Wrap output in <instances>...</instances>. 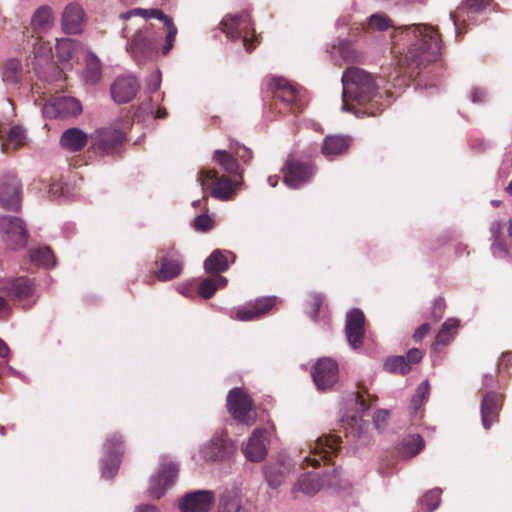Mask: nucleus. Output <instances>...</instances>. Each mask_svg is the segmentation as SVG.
<instances>
[{
    "instance_id": "nucleus-1",
    "label": "nucleus",
    "mask_w": 512,
    "mask_h": 512,
    "mask_svg": "<svg viewBox=\"0 0 512 512\" xmlns=\"http://www.w3.org/2000/svg\"><path fill=\"white\" fill-rule=\"evenodd\" d=\"M391 52L403 54L399 58L402 72L410 79H416L441 55V38L436 27L426 24H412L394 29Z\"/></svg>"
},
{
    "instance_id": "nucleus-2",
    "label": "nucleus",
    "mask_w": 512,
    "mask_h": 512,
    "mask_svg": "<svg viewBox=\"0 0 512 512\" xmlns=\"http://www.w3.org/2000/svg\"><path fill=\"white\" fill-rule=\"evenodd\" d=\"M342 84L343 110L350 111L352 107L349 101H353L364 106L365 113L368 115L375 116L380 112L379 107H377V111L374 110L378 104L376 98L379 94L375 79L371 74L358 67H350L343 73Z\"/></svg>"
},
{
    "instance_id": "nucleus-3",
    "label": "nucleus",
    "mask_w": 512,
    "mask_h": 512,
    "mask_svg": "<svg viewBox=\"0 0 512 512\" xmlns=\"http://www.w3.org/2000/svg\"><path fill=\"white\" fill-rule=\"evenodd\" d=\"M273 91L271 109L279 113L297 115L306 106L305 92L283 78H274L270 82Z\"/></svg>"
},
{
    "instance_id": "nucleus-4",
    "label": "nucleus",
    "mask_w": 512,
    "mask_h": 512,
    "mask_svg": "<svg viewBox=\"0 0 512 512\" xmlns=\"http://www.w3.org/2000/svg\"><path fill=\"white\" fill-rule=\"evenodd\" d=\"M220 28L232 40L242 38L247 52L252 51L260 41L255 34L252 19L247 11L235 15H226L220 22Z\"/></svg>"
},
{
    "instance_id": "nucleus-5",
    "label": "nucleus",
    "mask_w": 512,
    "mask_h": 512,
    "mask_svg": "<svg viewBox=\"0 0 512 512\" xmlns=\"http://www.w3.org/2000/svg\"><path fill=\"white\" fill-rule=\"evenodd\" d=\"M198 182L203 190H209L213 198L222 201L232 199L241 184V181L232 180L227 175H219L215 169L201 170Z\"/></svg>"
},
{
    "instance_id": "nucleus-6",
    "label": "nucleus",
    "mask_w": 512,
    "mask_h": 512,
    "mask_svg": "<svg viewBox=\"0 0 512 512\" xmlns=\"http://www.w3.org/2000/svg\"><path fill=\"white\" fill-rule=\"evenodd\" d=\"M227 409L229 414L241 424L250 427L256 422L257 413L253 400L242 388H234L229 391Z\"/></svg>"
},
{
    "instance_id": "nucleus-7",
    "label": "nucleus",
    "mask_w": 512,
    "mask_h": 512,
    "mask_svg": "<svg viewBox=\"0 0 512 512\" xmlns=\"http://www.w3.org/2000/svg\"><path fill=\"white\" fill-rule=\"evenodd\" d=\"M91 147L103 155H115L126 142V134L113 126L95 130L90 136Z\"/></svg>"
},
{
    "instance_id": "nucleus-8",
    "label": "nucleus",
    "mask_w": 512,
    "mask_h": 512,
    "mask_svg": "<svg viewBox=\"0 0 512 512\" xmlns=\"http://www.w3.org/2000/svg\"><path fill=\"white\" fill-rule=\"evenodd\" d=\"M0 231L6 245L14 250L23 248L28 241V232L23 220L16 216H2Z\"/></svg>"
},
{
    "instance_id": "nucleus-9",
    "label": "nucleus",
    "mask_w": 512,
    "mask_h": 512,
    "mask_svg": "<svg viewBox=\"0 0 512 512\" xmlns=\"http://www.w3.org/2000/svg\"><path fill=\"white\" fill-rule=\"evenodd\" d=\"M341 442V437L334 434L318 437L304 462L314 468L319 467L321 461L330 462L332 455L340 449Z\"/></svg>"
},
{
    "instance_id": "nucleus-10",
    "label": "nucleus",
    "mask_w": 512,
    "mask_h": 512,
    "mask_svg": "<svg viewBox=\"0 0 512 512\" xmlns=\"http://www.w3.org/2000/svg\"><path fill=\"white\" fill-rule=\"evenodd\" d=\"M82 111L80 102L71 96L55 95L43 107V114L48 118H66L77 116Z\"/></svg>"
},
{
    "instance_id": "nucleus-11",
    "label": "nucleus",
    "mask_w": 512,
    "mask_h": 512,
    "mask_svg": "<svg viewBox=\"0 0 512 512\" xmlns=\"http://www.w3.org/2000/svg\"><path fill=\"white\" fill-rule=\"evenodd\" d=\"M159 262L161 267L157 272L160 281H168L176 278L182 271L183 258L173 245L159 250Z\"/></svg>"
},
{
    "instance_id": "nucleus-12",
    "label": "nucleus",
    "mask_w": 512,
    "mask_h": 512,
    "mask_svg": "<svg viewBox=\"0 0 512 512\" xmlns=\"http://www.w3.org/2000/svg\"><path fill=\"white\" fill-rule=\"evenodd\" d=\"M104 450L109 456L111 464L105 463L102 474L105 478H111L116 474L120 458L125 453L124 436L120 432L109 434L104 442Z\"/></svg>"
},
{
    "instance_id": "nucleus-13",
    "label": "nucleus",
    "mask_w": 512,
    "mask_h": 512,
    "mask_svg": "<svg viewBox=\"0 0 512 512\" xmlns=\"http://www.w3.org/2000/svg\"><path fill=\"white\" fill-rule=\"evenodd\" d=\"M282 172L284 182L290 187L296 188L311 178L313 175V166L308 162H303L289 156L282 168Z\"/></svg>"
},
{
    "instance_id": "nucleus-14",
    "label": "nucleus",
    "mask_w": 512,
    "mask_h": 512,
    "mask_svg": "<svg viewBox=\"0 0 512 512\" xmlns=\"http://www.w3.org/2000/svg\"><path fill=\"white\" fill-rule=\"evenodd\" d=\"M338 364L332 358L319 359L312 370L313 381L319 390H326L338 381Z\"/></svg>"
},
{
    "instance_id": "nucleus-15",
    "label": "nucleus",
    "mask_w": 512,
    "mask_h": 512,
    "mask_svg": "<svg viewBox=\"0 0 512 512\" xmlns=\"http://www.w3.org/2000/svg\"><path fill=\"white\" fill-rule=\"evenodd\" d=\"M155 49V38L148 28L138 30L128 43L127 50L138 62H145L149 59Z\"/></svg>"
},
{
    "instance_id": "nucleus-16",
    "label": "nucleus",
    "mask_w": 512,
    "mask_h": 512,
    "mask_svg": "<svg viewBox=\"0 0 512 512\" xmlns=\"http://www.w3.org/2000/svg\"><path fill=\"white\" fill-rule=\"evenodd\" d=\"M178 466L174 463H165L161 465L156 476L152 477L149 486V495L154 499L161 498L166 489L170 488L178 475Z\"/></svg>"
},
{
    "instance_id": "nucleus-17",
    "label": "nucleus",
    "mask_w": 512,
    "mask_h": 512,
    "mask_svg": "<svg viewBox=\"0 0 512 512\" xmlns=\"http://www.w3.org/2000/svg\"><path fill=\"white\" fill-rule=\"evenodd\" d=\"M21 184L14 175L0 180V206L7 210H18L21 206Z\"/></svg>"
},
{
    "instance_id": "nucleus-18",
    "label": "nucleus",
    "mask_w": 512,
    "mask_h": 512,
    "mask_svg": "<svg viewBox=\"0 0 512 512\" xmlns=\"http://www.w3.org/2000/svg\"><path fill=\"white\" fill-rule=\"evenodd\" d=\"M365 316L364 313L354 308L350 310L346 317L345 332L349 345L353 349H358L363 345L365 337Z\"/></svg>"
},
{
    "instance_id": "nucleus-19",
    "label": "nucleus",
    "mask_w": 512,
    "mask_h": 512,
    "mask_svg": "<svg viewBox=\"0 0 512 512\" xmlns=\"http://www.w3.org/2000/svg\"><path fill=\"white\" fill-rule=\"evenodd\" d=\"M504 395L495 391H488L481 401V421L485 429H490L494 423L499 421V414L502 410Z\"/></svg>"
},
{
    "instance_id": "nucleus-20",
    "label": "nucleus",
    "mask_w": 512,
    "mask_h": 512,
    "mask_svg": "<svg viewBox=\"0 0 512 512\" xmlns=\"http://www.w3.org/2000/svg\"><path fill=\"white\" fill-rule=\"evenodd\" d=\"M215 497L214 493L209 490H199L185 495L180 503L179 509L181 512H208Z\"/></svg>"
},
{
    "instance_id": "nucleus-21",
    "label": "nucleus",
    "mask_w": 512,
    "mask_h": 512,
    "mask_svg": "<svg viewBox=\"0 0 512 512\" xmlns=\"http://www.w3.org/2000/svg\"><path fill=\"white\" fill-rule=\"evenodd\" d=\"M86 23V16L83 8L78 3H69L61 19L62 29L66 34H79L83 31Z\"/></svg>"
},
{
    "instance_id": "nucleus-22",
    "label": "nucleus",
    "mask_w": 512,
    "mask_h": 512,
    "mask_svg": "<svg viewBox=\"0 0 512 512\" xmlns=\"http://www.w3.org/2000/svg\"><path fill=\"white\" fill-rule=\"evenodd\" d=\"M138 89L139 84L133 76H121L111 85V96L116 103H128L136 96Z\"/></svg>"
},
{
    "instance_id": "nucleus-23",
    "label": "nucleus",
    "mask_w": 512,
    "mask_h": 512,
    "mask_svg": "<svg viewBox=\"0 0 512 512\" xmlns=\"http://www.w3.org/2000/svg\"><path fill=\"white\" fill-rule=\"evenodd\" d=\"M276 303L275 297H264L256 299L236 312V319L239 321H252L268 313Z\"/></svg>"
},
{
    "instance_id": "nucleus-24",
    "label": "nucleus",
    "mask_w": 512,
    "mask_h": 512,
    "mask_svg": "<svg viewBox=\"0 0 512 512\" xmlns=\"http://www.w3.org/2000/svg\"><path fill=\"white\" fill-rule=\"evenodd\" d=\"M267 430L264 428H256L244 449L245 456L252 462H260L267 454Z\"/></svg>"
},
{
    "instance_id": "nucleus-25",
    "label": "nucleus",
    "mask_w": 512,
    "mask_h": 512,
    "mask_svg": "<svg viewBox=\"0 0 512 512\" xmlns=\"http://www.w3.org/2000/svg\"><path fill=\"white\" fill-rule=\"evenodd\" d=\"M35 290L34 283L27 277H19L12 279L2 288L14 302H22L33 295Z\"/></svg>"
},
{
    "instance_id": "nucleus-26",
    "label": "nucleus",
    "mask_w": 512,
    "mask_h": 512,
    "mask_svg": "<svg viewBox=\"0 0 512 512\" xmlns=\"http://www.w3.org/2000/svg\"><path fill=\"white\" fill-rule=\"evenodd\" d=\"M352 138L343 134L327 135L321 146V153L325 157L340 156L346 154L352 145Z\"/></svg>"
},
{
    "instance_id": "nucleus-27",
    "label": "nucleus",
    "mask_w": 512,
    "mask_h": 512,
    "mask_svg": "<svg viewBox=\"0 0 512 512\" xmlns=\"http://www.w3.org/2000/svg\"><path fill=\"white\" fill-rule=\"evenodd\" d=\"M0 140L2 152L9 153L25 145L26 135L20 126L16 125L7 129L0 124Z\"/></svg>"
},
{
    "instance_id": "nucleus-28",
    "label": "nucleus",
    "mask_w": 512,
    "mask_h": 512,
    "mask_svg": "<svg viewBox=\"0 0 512 512\" xmlns=\"http://www.w3.org/2000/svg\"><path fill=\"white\" fill-rule=\"evenodd\" d=\"M492 0H463L457 10L450 14L454 26L459 31L460 22H465V14L469 17V13H479L490 6Z\"/></svg>"
},
{
    "instance_id": "nucleus-29",
    "label": "nucleus",
    "mask_w": 512,
    "mask_h": 512,
    "mask_svg": "<svg viewBox=\"0 0 512 512\" xmlns=\"http://www.w3.org/2000/svg\"><path fill=\"white\" fill-rule=\"evenodd\" d=\"M89 137L79 128H69L63 132L60 143L70 152L81 151L88 143Z\"/></svg>"
},
{
    "instance_id": "nucleus-30",
    "label": "nucleus",
    "mask_w": 512,
    "mask_h": 512,
    "mask_svg": "<svg viewBox=\"0 0 512 512\" xmlns=\"http://www.w3.org/2000/svg\"><path fill=\"white\" fill-rule=\"evenodd\" d=\"M424 445L420 435H409L400 442L397 454L403 459H411L424 448Z\"/></svg>"
},
{
    "instance_id": "nucleus-31",
    "label": "nucleus",
    "mask_w": 512,
    "mask_h": 512,
    "mask_svg": "<svg viewBox=\"0 0 512 512\" xmlns=\"http://www.w3.org/2000/svg\"><path fill=\"white\" fill-rule=\"evenodd\" d=\"M54 22L53 12L48 6L39 7L34 13L31 25L33 31L37 34L44 33L48 31Z\"/></svg>"
},
{
    "instance_id": "nucleus-32",
    "label": "nucleus",
    "mask_w": 512,
    "mask_h": 512,
    "mask_svg": "<svg viewBox=\"0 0 512 512\" xmlns=\"http://www.w3.org/2000/svg\"><path fill=\"white\" fill-rule=\"evenodd\" d=\"M322 487L317 474L307 473L301 476L293 488V493L302 492L307 496L315 495Z\"/></svg>"
},
{
    "instance_id": "nucleus-33",
    "label": "nucleus",
    "mask_w": 512,
    "mask_h": 512,
    "mask_svg": "<svg viewBox=\"0 0 512 512\" xmlns=\"http://www.w3.org/2000/svg\"><path fill=\"white\" fill-rule=\"evenodd\" d=\"M206 461H221L226 456V441L223 437H214L208 445L201 450Z\"/></svg>"
},
{
    "instance_id": "nucleus-34",
    "label": "nucleus",
    "mask_w": 512,
    "mask_h": 512,
    "mask_svg": "<svg viewBox=\"0 0 512 512\" xmlns=\"http://www.w3.org/2000/svg\"><path fill=\"white\" fill-rule=\"evenodd\" d=\"M430 392V384L428 380H424L416 389L415 394L413 395L410 401V415L412 420H416L418 417V412L421 410L423 405L427 402Z\"/></svg>"
},
{
    "instance_id": "nucleus-35",
    "label": "nucleus",
    "mask_w": 512,
    "mask_h": 512,
    "mask_svg": "<svg viewBox=\"0 0 512 512\" xmlns=\"http://www.w3.org/2000/svg\"><path fill=\"white\" fill-rule=\"evenodd\" d=\"M459 327V320L450 318L447 319L441 326L438 334L436 335L435 342L433 344L434 350H437L438 346H445L451 342L454 335Z\"/></svg>"
},
{
    "instance_id": "nucleus-36",
    "label": "nucleus",
    "mask_w": 512,
    "mask_h": 512,
    "mask_svg": "<svg viewBox=\"0 0 512 512\" xmlns=\"http://www.w3.org/2000/svg\"><path fill=\"white\" fill-rule=\"evenodd\" d=\"M229 267L227 256L221 250L213 251L204 262L207 273L217 274L225 272Z\"/></svg>"
},
{
    "instance_id": "nucleus-37",
    "label": "nucleus",
    "mask_w": 512,
    "mask_h": 512,
    "mask_svg": "<svg viewBox=\"0 0 512 512\" xmlns=\"http://www.w3.org/2000/svg\"><path fill=\"white\" fill-rule=\"evenodd\" d=\"M213 159L223 168L227 173L237 175L242 179V173L239 172V165L233 154L226 150H216Z\"/></svg>"
},
{
    "instance_id": "nucleus-38",
    "label": "nucleus",
    "mask_w": 512,
    "mask_h": 512,
    "mask_svg": "<svg viewBox=\"0 0 512 512\" xmlns=\"http://www.w3.org/2000/svg\"><path fill=\"white\" fill-rule=\"evenodd\" d=\"M133 16H141L144 20V24L146 25L145 20L149 18H155L158 20L163 21L164 25H168L169 23L173 22L172 19L165 15L162 10L160 9H150V10H144V9H132L130 11H127L125 13H122L120 15V18L123 20H129Z\"/></svg>"
},
{
    "instance_id": "nucleus-39",
    "label": "nucleus",
    "mask_w": 512,
    "mask_h": 512,
    "mask_svg": "<svg viewBox=\"0 0 512 512\" xmlns=\"http://www.w3.org/2000/svg\"><path fill=\"white\" fill-rule=\"evenodd\" d=\"M86 67L84 71L85 81L89 84H96L102 77V65L96 55L90 53L85 59Z\"/></svg>"
},
{
    "instance_id": "nucleus-40",
    "label": "nucleus",
    "mask_w": 512,
    "mask_h": 512,
    "mask_svg": "<svg viewBox=\"0 0 512 512\" xmlns=\"http://www.w3.org/2000/svg\"><path fill=\"white\" fill-rule=\"evenodd\" d=\"M227 279L220 275L205 278L198 287L199 295L204 299H210L218 288L224 287Z\"/></svg>"
},
{
    "instance_id": "nucleus-41",
    "label": "nucleus",
    "mask_w": 512,
    "mask_h": 512,
    "mask_svg": "<svg viewBox=\"0 0 512 512\" xmlns=\"http://www.w3.org/2000/svg\"><path fill=\"white\" fill-rule=\"evenodd\" d=\"M32 263L37 266L52 267L55 263L53 251L49 247H38L29 250Z\"/></svg>"
},
{
    "instance_id": "nucleus-42",
    "label": "nucleus",
    "mask_w": 512,
    "mask_h": 512,
    "mask_svg": "<svg viewBox=\"0 0 512 512\" xmlns=\"http://www.w3.org/2000/svg\"><path fill=\"white\" fill-rule=\"evenodd\" d=\"M22 77V64L18 59H9L4 64L3 79L16 84Z\"/></svg>"
},
{
    "instance_id": "nucleus-43",
    "label": "nucleus",
    "mask_w": 512,
    "mask_h": 512,
    "mask_svg": "<svg viewBox=\"0 0 512 512\" xmlns=\"http://www.w3.org/2000/svg\"><path fill=\"white\" fill-rule=\"evenodd\" d=\"M384 369L389 373L405 375L411 369L405 356H390L384 362Z\"/></svg>"
},
{
    "instance_id": "nucleus-44",
    "label": "nucleus",
    "mask_w": 512,
    "mask_h": 512,
    "mask_svg": "<svg viewBox=\"0 0 512 512\" xmlns=\"http://www.w3.org/2000/svg\"><path fill=\"white\" fill-rule=\"evenodd\" d=\"M241 509V498L238 494L226 492L221 496L217 512H239Z\"/></svg>"
},
{
    "instance_id": "nucleus-45",
    "label": "nucleus",
    "mask_w": 512,
    "mask_h": 512,
    "mask_svg": "<svg viewBox=\"0 0 512 512\" xmlns=\"http://www.w3.org/2000/svg\"><path fill=\"white\" fill-rule=\"evenodd\" d=\"M265 477L268 485L276 489L284 482L286 474L282 465L272 464L266 467Z\"/></svg>"
},
{
    "instance_id": "nucleus-46",
    "label": "nucleus",
    "mask_w": 512,
    "mask_h": 512,
    "mask_svg": "<svg viewBox=\"0 0 512 512\" xmlns=\"http://www.w3.org/2000/svg\"><path fill=\"white\" fill-rule=\"evenodd\" d=\"M343 428L345 429V437L359 438L364 432V424L361 418L352 416L343 420Z\"/></svg>"
},
{
    "instance_id": "nucleus-47",
    "label": "nucleus",
    "mask_w": 512,
    "mask_h": 512,
    "mask_svg": "<svg viewBox=\"0 0 512 512\" xmlns=\"http://www.w3.org/2000/svg\"><path fill=\"white\" fill-rule=\"evenodd\" d=\"M440 494V489H432L425 493L420 499L421 507L427 512L435 510L440 503Z\"/></svg>"
},
{
    "instance_id": "nucleus-48",
    "label": "nucleus",
    "mask_w": 512,
    "mask_h": 512,
    "mask_svg": "<svg viewBox=\"0 0 512 512\" xmlns=\"http://www.w3.org/2000/svg\"><path fill=\"white\" fill-rule=\"evenodd\" d=\"M358 388L356 392V403L359 405L361 411L364 412L376 403L377 397L370 394L368 389L364 386L359 385Z\"/></svg>"
},
{
    "instance_id": "nucleus-49",
    "label": "nucleus",
    "mask_w": 512,
    "mask_h": 512,
    "mask_svg": "<svg viewBox=\"0 0 512 512\" xmlns=\"http://www.w3.org/2000/svg\"><path fill=\"white\" fill-rule=\"evenodd\" d=\"M398 456L399 455L394 452H385L382 454L378 464V472L382 475L390 474L397 463Z\"/></svg>"
},
{
    "instance_id": "nucleus-50",
    "label": "nucleus",
    "mask_w": 512,
    "mask_h": 512,
    "mask_svg": "<svg viewBox=\"0 0 512 512\" xmlns=\"http://www.w3.org/2000/svg\"><path fill=\"white\" fill-rule=\"evenodd\" d=\"M491 234L494 238L493 246L501 250L502 252H507V242L505 238L502 236V223L500 221H494L490 227Z\"/></svg>"
},
{
    "instance_id": "nucleus-51",
    "label": "nucleus",
    "mask_w": 512,
    "mask_h": 512,
    "mask_svg": "<svg viewBox=\"0 0 512 512\" xmlns=\"http://www.w3.org/2000/svg\"><path fill=\"white\" fill-rule=\"evenodd\" d=\"M323 301L324 297L321 294L315 293L310 296V299L307 302V312L313 321H317Z\"/></svg>"
},
{
    "instance_id": "nucleus-52",
    "label": "nucleus",
    "mask_w": 512,
    "mask_h": 512,
    "mask_svg": "<svg viewBox=\"0 0 512 512\" xmlns=\"http://www.w3.org/2000/svg\"><path fill=\"white\" fill-rule=\"evenodd\" d=\"M369 26L378 31H384L392 27L391 20L385 14H373L369 19Z\"/></svg>"
},
{
    "instance_id": "nucleus-53",
    "label": "nucleus",
    "mask_w": 512,
    "mask_h": 512,
    "mask_svg": "<svg viewBox=\"0 0 512 512\" xmlns=\"http://www.w3.org/2000/svg\"><path fill=\"white\" fill-rule=\"evenodd\" d=\"M193 227L196 231L207 232L213 227V220L207 214L198 215L193 221Z\"/></svg>"
},
{
    "instance_id": "nucleus-54",
    "label": "nucleus",
    "mask_w": 512,
    "mask_h": 512,
    "mask_svg": "<svg viewBox=\"0 0 512 512\" xmlns=\"http://www.w3.org/2000/svg\"><path fill=\"white\" fill-rule=\"evenodd\" d=\"M166 28H167V35H166V39H165V45L163 46V50H162V53L164 55L168 54L169 51L173 48L174 41H175V38H176V35L178 32L177 27L174 25L173 22L166 25Z\"/></svg>"
},
{
    "instance_id": "nucleus-55",
    "label": "nucleus",
    "mask_w": 512,
    "mask_h": 512,
    "mask_svg": "<svg viewBox=\"0 0 512 512\" xmlns=\"http://www.w3.org/2000/svg\"><path fill=\"white\" fill-rule=\"evenodd\" d=\"M446 309V302L444 298L438 297L434 300L432 310H431V319L435 322L440 321Z\"/></svg>"
},
{
    "instance_id": "nucleus-56",
    "label": "nucleus",
    "mask_w": 512,
    "mask_h": 512,
    "mask_svg": "<svg viewBox=\"0 0 512 512\" xmlns=\"http://www.w3.org/2000/svg\"><path fill=\"white\" fill-rule=\"evenodd\" d=\"M231 149L235 156H237L243 163H248L253 158L252 151L246 146L236 144L235 147L231 146Z\"/></svg>"
},
{
    "instance_id": "nucleus-57",
    "label": "nucleus",
    "mask_w": 512,
    "mask_h": 512,
    "mask_svg": "<svg viewBox=\"0 0 512 512\" xmlns=\"http://www.w3.org/2000/svg\"><path fill=\"white\" fill-rule=\"evenodd\" d=\"M389 416V411L382 409L377 410L374 415L375 427L378 430H384L388 424Z\"/></svg>"
},
{
    "instance_id": "nucleus-58",
    "label": "nucleus",
    "mask_w": 512,
    "mask_h": 512,
    "mask_svg": "<svg viewBox=\"0 0 512 512\" xmlns=\"http://www.w3.org/2000/svg\"><path fill=\"white\" fill-rule=\"evenodd\" d=\"M424 356V352L418 348H412L407 352L405 356L406 362L409 363V367L412 365L419 363Z\"/></svg>"
},
{
    "instance_id": "nucleus-59",
    "label": "nucleus",
    "mask_w": 512,
    "mask_h": 512,
    "mask_svg": "<svg viewBox=\"0 0 512 512\" xmlns=\"http://www.w3.org/2000/svg\"><path fill=\"white\" fill-rule=\"evenodd\" d=\"M431 330V325L429 323H424L420 325L413 334V339L415 342H419L424 339Z\"/></svg>"
},
{
    "instance_id": "nucleus-60",
    "label": "nucleus",
    "mask_w": 512,
    "mask_h": 512,
    "mask_svg": "<svg viewBox=\"0 0 512 512\" xmlns=\"http://www.w3.org/2000/svg\"><path fill=\"white\" fill-rule=\"evenodd\" d=\"M512 366V352L503 353L498 364V369L501 372L502 369H507Z\"/></svg>"
},
{
    "instance_id": "nucleus-61",
    "label": "nucleus",
    "mask_w": 512,
    "mask_h": 512,
    "mask_svg": "<svg viewBox=\"0 0 512 512\" xmlns=\"http://www.w3.org/2000/svg\"><path fill=\"white\" fill-rule=\"evenodd\" d=\"M9 310H10L9 304L7 303L5 298L0 296V318L2 317V315L8 314Z\"/></svg>"
},
{
    "instance_id": "nucleus-62",
    "label": "nucleus",
    "mask_w": 512,
    "mask_h": 512,
    "mask_svg": "<svg viewBox=\"0 0 512 512\" xmlns=\"http://www.w3.org/2000/svg\"><path fill=\"white\" fill-rule=\"evenodd\" d=\"M136 512H159L158 509L149 504H143L137 507Z\"/></svg>"
},
{
    "instance_id": "nucleus-63",
    "label": "nucleus",
    "mask_w": 512,
    "mask_h": 512,
    "mask_svg": "<svg viewBox=\"0 0 512 512\" xmlns=\"http://www.w3.org/2000/svg\"><path fill=\"white\" fill-rule=\"evenodd\" d=\"M71 46V40L69 39H62L57 42L56 50L57 51H63L65 49H68Z\"/></svg>"
},
{
    "instance_id": "nucleus-64",
    "label": "nucleus",
    "mask_w": 512,
    "mask_h": 512,
    "mask_svg": "<svg viewBox=\"0 0 512 512\" xmlns=\"http://www.w3.org/2000/svg\"><path fill=\"white\" fill-rule=\"evenodd\" d=\"M8 355H9V348H8L7 344L2 339H0V357L7 358Z\"/></svg>"
}]
</instances>
